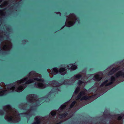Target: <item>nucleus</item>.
Returning a JSON list of instances; mask_svg holds the SVG:
<instances>
[{"instance_id":"obj_9","label":"nucleus","mask_w":124,"mask_h":124,"mask_svg":"<svg viewBox=\"0 0 124 124\" xmlns=\"http://www.w3.org/2000/svg\"><path fill=\"white\" fill-rule=\"evenodd\" d=\"M49 84L53 87H57L61 85V84L58 83L57 82L55 81H50Z\"/></svg>"},{"instance_id":"obj_25","label":"nucleus","mask_w":124,"mask_h":124,"mask_svg":"<svg viewBox=\"0 0 124 124\" xmlns=\"http://www.w3.org/2000/svg\"><path fill=\"white\" fill-rule=\"evenodd\" d=\"M7 4V2L6 1H5L4 2V3L3 4H2L1 5H0V7L1 8H2V6H3V5H5Z\"/></svg>"},{"instance_id":"obj_17","label":"nucleus","mask_w":124,"mask_h":124,"mask_svg":"<svg viewBox=\"0 0 124 124\" xmlns=\"http://www.w3.org/2000/svg\"><path fill=\"white\" fill-rule=\"evenodd\" d=\"M116 69L115 68L113 69L109 73L108 75H110L113 73L116 70Z\"/></svg>"},{"instance_id":"obj_12","label":"nucleus","mask_w":124,"mask_h":124,"mask_svg":"<svg viewBox=\"0 0 124 124\" xmlns=\"http://www.w3.org/2000/svg\"><path fill=\"white\" fill-rule=\"evenodd\" d=\"M60 73L62 75H64L66 73V70L64 68H61L59 70Z\"/></svg>"},{"instance_id":"obj_30","label":"nucleus","mask_w":124,"mask_h":124,"mask_svg":"<svg viewBox=\"0 0 124 124\" xmlns=\"http://www.w3.org/2000/svg\"><path fill=\"white\" fill-rule=\"evenodd\" d=\"M25 42V40H23L22 41V42L23 43V44H24V43Z\"/></svg>"},{"instance_id":"obj_4","label":"nucleus","mask_w":124,"mask_h":124,"mask_svg":"<svg viewBox=\"0 0 124 124\" xmlns=\"http://www.w3.org/2000/svg\"><path fill=\"white\" fill-rule=\"evenodd\" d=\"M69 20L67 19L66 21L67 23H68V25L67 26L70 27L73 26L75 23V22L77 20L78 23L79 19L77 18L75 15L73 14H70L69 15Z\"/></svg>"},{"instance_id":"obj_23","label":"nucleus","mask_w":124,"mask_h":124,"mask_svg":"<svg viewBox=\"0 0 124 124\" xmlns=\"http://www.w3.org/2000/svg\"><path fill=\"white\" fill-rule=\"evenodd\" d=\"M76 102L75 101H73L71 104L70 107L72 108L75 104Z\"/></svg>"},{"instance_id":"obj_20","label":"nucleus","mask_w":124,"mask_h":124,"mask_svg":"<svg viewBox=\"0 0 124 124\" xmlns=\"http://www.w3.org/2000/svg\"><path fill=\"white\" fill-rule=\"evenodd\" d=\"M66 107V105L65 104H63L62 105L60 108V109H62L65 108Z\"/></svg>"},{"instance_id":"obj_6","label":"nucleus","mask_w":124,"mask_h":124,"mask_svg":"<svg viewBox=\"0 0 124 124\" xmlns=\"http://www.w3.org/2000/svg\"><path fill=\"white\" fill-rule=\"evenodd\" d=\"M115 80V78L113 77H111L110 79L108 80H106L103 83L101 84V86H107L112 84L113 81H114Z\"/></svg>"},{"instance_id":"obj_11","label":"nucleus","mask_w":124,"mask_h":124,"mask_svg":"<svg viewBox=\"0 0 124 124\" xmlns=\"http://www.w3.org/2000/svg\"><path fill=\"white\" fill-rule=\"evenodd\" d=\"M101 79V77L99 74H97L94 76L93 78V80L96 81H99Z\"/></svg>"},{"instance_id":"obj_32","label":"nucleus","mask_w":124,"mask_h":124,"mask_svg":"<svg viewBox=\"0 0 124 124\" xmlns=\"http://www.w3.org/2000/svg\"><path fill=\"white\" fill-rule=\"evenodd\" d=\"M2 0H0V2H1Z\"/></svg>"},{"instance_id":"obj_18","label":"nucleus","mask_w":124,"mask_h":124,"mask_svg":"<svg viewBox=\"0 0 124 124\" xmlns=\"http://www.w3.org/2000/svg\"><path fill=\"white\" fill-rule=\"evenodd\" d=\"M4 109L5 110H6L7 109H10L11 108L10 106L9 105H7L5 106H4L3 107Z\"/></svg>"},{"instance_id":"obj_10","label":"nucleus","mask_w":124,"mask_h":124,"mask_svg":"<svg viewBox=\"0 0 124 124\" xmlns=\"http://www.w3.org/2000/svg\"><path fill=\"white\" fill-rule=\"evenodd\" d=\"M67 68L69 70H75L77 68V66L73 64H70L67 66Z\"/></svg>"},{"instance_id":"obj_34","label":"nucleus","mask_w":124,"mask_h":124,"mask_svg":"<svg viewBox=\"0 0 124 124\" xmlns=\"http://www.w3.org/2000/svg\"><path fill=\"white\" fill-rule=\"evenodd\" d=\"M59 14H60V16H61V14L60 13H59Z\"/></svg>"},{"instance_id":"obj_16","label":"nucleus","mask_w":124,"mask_h":124,"mask_svg":"<svg viewBox=\"0 0 124 124\" xmlns=\"http://www.w3.org/2000/svg\"><path fill=\"white\" fill-rule=\"evenodd\" d=\"M124 75V73L122 71H119L118 72L116 75V77H118L120 76L123 77Z\"/></svg>"},{"instance_id":"obj_13","label":"nucleus","mask_w":124,"mask_h":124,"mask_svg":"<svg viewBox=\"0 0 124 124\" xmlns=\"http://www.w3.org/2000/svg\"><path fill=\"white\" fill-rule=\"evenodd\" d=\"M36 122L33 123L32 124H39V120L40 119V117L39 116H36L35 118Z\"/></svg>"},{"instance_id":"obj_3","label":"nucleus","mask_w":124,"mask_h":124,"mask_svg":"<svg viewBox=\"0 0 124 124\" xmlns=\"http://www.w3.org/2000/svg\"><path fill=\"white\" fill-rule=\"evenodd\" d=\"M27 100L28 103H31L33 102L34 100L35 101L34 102H36V103L37 104V106L39 105V104L43 102L45 100L42 98H39L37 99L36 96L33 94L29 95L27 96Z\"/></svg>"},{"instance_id":"obj_27","label":"nucleus","mask_w":124,"mask_h":124,"mask_svg":"<svg viewBox=\"0 0 124 124\" xmlns=\"http://www.w3.org/2000/svg\"><path fill=\"white\" fill-rule=\"evenodd\" d=\"M3 114V113L2 111H0V115H2Z\"/></svg>"},{"instance_id":"obj_26","label":"nucleus","mask_w":124,"mask_h":124,"mask_svg":"<svg viewBox=\"0 0 124 124\" xmlns=\"http://www.w3.org/2000/svg\"><path fill=\"white\" fill-rule=\"evenodd\" d=\"M83 83V82L81 81L80 80H79L78 82V84L79 85H80L81 84Z\"/></svg>"},{"instance_id":"obj_22","label":"nucleus","mask_w":124,"mask_h":124,"mask_svg":"<svg viewBox=\"0 0 124 124\" xmlns=\"http://www.w3.org/2000/svg\"><path fill=\"white\" fill-rule=\"evenodd\" d=\"M79 87H77L74 91L75 93H77L79 90Z\"/></svg>"},{"instance_id":"obj_24","label":"nucleus","mask_w":124,"mask_h":124,"mask_svg":"<svg viewBox=\"0 0 124 124\" xmlns=\"http://www.w3.org/2000/svg\"><path fill=\"white\" fill-rule=\"evenodd\" d=\"M51 115L52 116H54L56 114V112L55 111H52L51 112Z\"/></svg>"},{"instance_id":"obj_14","label":"nucleus","mask_w":124,"mask_h":124,"mask_svg":"<svg viewBox=\"0 0 124 124\" xmlns=\"http://www.w3.org/2000/svg\"><path fill=\"white\" fill-rule=\"evenodd\" d=\"M58 70L57 68H54L53 70H52V72L51 73L54 75L58 73Z\"/></svg>"},{"instance_id":"obj_19","label":"nucleus","mask_w":124,"mask_h":124,"mask_svg":"<svg viewBox=\"0 0 124 124\" xmlns=\"http://www.w3.org/2000/svg\"><path fill=\"white\" fill-rule=\"evenodd\" d=\"M82 97L81 99L80 100L82 101L84 100H85L87 99L88 98V97L86 96H83Z\"/></svg>"},{"instance_id":"obj_7","label":"nucleus","mask_w":124,"mask_h":124,"mask_svg":"<svg viewBox=\"0 0 124 124\" xmlns=\"http://www.w3.org/2000/svg\"><path fill=\"white\" fill-rule=\"evenodd\" d=\"M35 86L37 88H44L46 87V85L42 83L38 82L35 83Z\"/></svg>"},{"instance_id":"obj_28","label":"nucleus","mask_w":124,"mask_h":124,"mask_svg":"<svg viewBox=\"0 0 124 124\" xmlns=\"http://www.w3.org/2000/svg\"><path fill=\"white\" fill-rule=\"evenodd\" d=\"M3 14V12L2 10H0V14L1 15H2Z\"/></svg>"},{"instance_id":"obj_1","label":"nucleus","mask_w":124,"mask_h":124,"mask_svg":"<svg viewBox=\"0 0 124 124\" xmlns=\"http://www.w3.org/2000/svg\"><path fill=\"white\" fill-rule=\"evenodd\" d=\"M29 74L30 75L32 74L35 75L37 77L38 76H39V78L41 77V75L36 74L35 72L33 71L30 72ZM28 77H26L21 80L18 81L16 82V84L14 86L12 85H9L7 88H6L5 90L0 92V96L5 95L14 91L18 92H21L26 87V84H30L34 82L35 80L41 82L43 81V80L41 79L40 78H37L29 80H28Z\"/></svg>"},{"instance_id":"obj_31","label":"nucleus","mask_w":124,"mask_h":124,"mask_svg":"<svg viewBox=\"0 0 124 124\" xmlns=\"http://www.w3.org/2000/svg\"><path fill=\"white\" fill-rule=\"evenodd\" d=\"M26 116L27 117H28L29 115H26Z\"/></svg>"},{"instance_id":"obj_2","label":"nucleus","mask_w":124,"mask_h":124,"mask_svg":"<svg viewBox=\"0 0 124 124\" xmlns=\"http://www.w3.org/2000/svg\"><path fill=\"white\" fill-rule=\"evenodd\" d=\"M14 116H10L9 115H6L5 117L6 120L7 121L11 122L16 123L18 122L20 120L19 115L16 111L13 113Z\"/></svg>"},{"instance_id":"obj_15","label":"nucleus","mask_w":124,"mask_h":124,"mask_svg":"<svg viewBox=\"0 0 124 124\" xmlns=\"http://www.w3.org/2000/svg\"><path fill=\"white\" fill-rule=\"evenodd\" d=\"M85 93L84 92H80L77 96L76 99L77 100L80 99L81 97L83 96Z\"/></svg>"},{"instance_id":"obj_29","label":"nucleus","mask_w":124,"mask_h":124,"mask_svg":"<svg viewBox=\"0 0 124 124\" xmlns=\"http://www.w3.org/2000/svg\"><path fill=\"white\" fill-rule=\"evenodd\" d=\"M67 115V114L66 113H65V114H62V115L63 116H62V117H64L66 116Z\"/></svg>"},{"instance_id":"obj_33","label":"nucleus","mask_w":124,"mask_h":124,"mask_svg":"<svg viewBox=\"0 0 124 124\" xmlns=\"http://www.w3.org/2000/svg\"><path fill=\"white\" fill-rule=\"evenodd\" d=\"M63 26L62 28V29L63 28V27H64V26Z\"/></svg>"},{"instance_id":"obj_5","label":"nucleus","mask_w":124,"mask_h":124,"mask_svg":"<svg viewBox=\"0 0 124 124\" xmlns=\"http://www.w3.org/2000/svg\"><path fill=\"white\" fill-rule=\"evenodd\" d=\"M11 44L9 41H7L1 45L3 49L5 50H9L11 47Z\"/></svg>"},{"instance_id":"obj_8","label":"nucleus","mask_w":124,"mask_h":124,"mask_svg":"<svg viewBox=\"0 0 124 124\" xmlns=\"http://www.w3.org/2000/svg\"><path fill=\"white\" fill-rule=\"evenodd\" d=\"M81 77V75L80 74H76L74 75L71 78V81L74 82L76 80L79 79Z\"/></svg>"},{"instance_id":"obj_21","label":"nucleus","mask_w":124,"mask_h":124,"mask_svg":"<svg viewBox=\"0 0 124 124\" xmlns=\"http://www.w3.org/2000/svg\"><path fill=\"white\" fill-rule=\"evenodd\" d=\"M122 118H124V114H121L118 117V119L119 120L121 119Z\"/></svg>"}]
</instances>
